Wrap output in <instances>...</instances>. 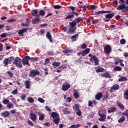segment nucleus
<instances>
[{
  "mask_svg": "<svg viewBox=\"0 0 128 128\" xmlns=\"http://www.w3.org/2000/svg\"><path fill=\"white\" fill-rule=\"evenodd\" d=\"M98 23V19H93L92 21V24H97Z\"/></svg>",
  "mask_w": 128,
  "mask_h": 128,
  "instance_id": "3c124183",
  "label": "nucleus"
},
{
  "mask_svg": "<svg viewBox=\"0 0 128 128\" xmlns=\"http://www.w3.org/2000/svg\"><path fill=\"white\" fill-rule=\"evenodd\" d=\"M55 10H60V8H62V6H60L58 4L57 5H55L53 6Z\"/></svg>",
  "mask_w": 128,
  "mask_h": 128,
  "instance_id": "de8ad7c7",
  "label": "nucleus"
},
{
  "mask_svg": "<svg viewBox=\"0 0 128 128\" xmlns=\"http://www.w3.org/2000/svg\"><path fill=\"white\" fill-rule=\"evenodd\" d=\"M76 114L78 116H82V111L80 110H77Z\"/></svg>",
  "mask_w": 128,
  "mask_h": 128,
  "instance_id": "bf43d9fd",
  "label": "nucleus"
},
{
  "mask_svg": "<svg viewBox=\"0 0 128 128\" xmlns=\"http://www.w3.org/2000/svg\"><path fill=\"white\" fill-rule=\"evenodd\" d=\"M1 116L3 118H8V116H10V112H8V111L3 112L1 114Z\"/></svg>",
  "mask_w": 128,
  "mask_h": 128,
  "instance_id": "aec40b11",
  "label": "nucleus"
},
{
  "mask_svg": "<svg viewBox=\"0 0 128 128\" xmlns=\"http://www.w3.org/2000/svg\"><path fill=\"white\" fill-rule=\"evenodd\" d=\"M68 8H70L72 12H70V13L68 14V16L65 18V20H70L72 18H74V16H78L79 14L78 12H76V8L75 6H70Z\"/></svg>",
  "mask_w": 128,
  "mask_h": 128,
  "instance_id": "f257e3e1",
  "label": "nucleus"
},
{
  "mask_svg": "<svg viewBox=\"0 0 128 128\" xmlns=\"http://www.w3.org/2000/svg\"><path fill=\"white\" fill-rule=\"evenodd\" d=\"M122 60L120 59V58H116L114 60V64L116 65H118V64H120V62Z\"/></svg>",
  "mask_w": 128,
  "mask_h": 128,
  "instance_id": "4c0bfd02",
  "label": "nucleus"
},
{
  "mask_svg": "<svg viewBox=\"0 0 128 128\" xmlns=\"http://www.w3.org/2000/svg\"><path fill=\"white\" fill-rule=\"evenodd\" d=\"M63 112L64 114H70V111L68 110V108H64L63 109Z\"/></svg>",
  "mask_w": 128,
  "mask_h": 128,
  "instance_id": "f704fd0d",
  "label": "nucleus"
},
{
  "mask_svg": "<svg viewBox=\"0 0 128 128\" xmlns=\"http://www.w3.org/2000/svg\"><path fill=\"white\" fill-rule=\"evenodd\" d=\"M82 57H80V59L76 60L74 61L75 64H81V62H82Z\"/></svg>",
  "mask_w": 128,
  "mask_h": 128,
  "instance_id": "c03bdc74",
  "label": "nucleus"
},
{
  "mask_svg": "<svg viewBox=\"0 0 128 128\" xmlns=\"http://www.w3.org/2000/svg\"><path fill=\"white\" fill-rule=\"evenodd\" d=\"M14 64H15L17 68H22V60L20 58L16 57L13 62Z\"/></svg>",
  "mask_w": 128,
  "mask_h": 128,
  "instance_id": "20e7f679",
  "label": "nucleus"
},
{
  "mask_svg": "<svg viewBox=\"0 0 128 128\" xmlns=\"http://www.w3.org/2000/svg\"><path fill=\"white\" fill-rule=\"evenodd\" d=\"M10 102V100L8 99H5L2 100L4 104H8Z\"/></svg>",
  "mask_w": 128,
  "mask_h": 128,
  "instance_id": "8fccbe9b",
  "label": "nucleus"
},
{
  "mask_svg": "<svg viewBox=\"0 0 128 128\" xmlns=\"http://www.w3.org/2000/svg\"><path fill=\"white\" fill-rule=\"evenodd\" d=\"M28 124H29V126H34V123H32V121H30V120H28Z\"/></svg>",
  "mask_w": 128,
  "mask_h": 128,
  "instance_id": "680f3d73",
  "label": "nucleus"
},
{
  "mask_svg": "<svg viewBox=\"0 0 128 128\" xmlns=\"http://www.w3.org/2000/svg\"><path fill=\"white\" fill-rule=\"evenodd\" d=\"M28 102L30 104H34V100L32 97H28Z\"/></svg>",
  "mask_w": 128,
  "mask_h": 128,
  "instance_id": "a19ab883",
  "label": "nucleus"
},
{
  "mask_svg": "<svg viewBox=\"0 0 128 128\" xmlns=\"http://www.w3.org/2000/svg\"><path fill=\"white\" fill-rule=\"evenodd\" d=\"M30 20L28 18H26V24L28 26H30Z\"/></svg>",
  "mask_w": 128,
  "mask_h": 128,
  "instance_id": "e2e57ef3",
  "label": "nucleus"
},
{
  "mask_svg": "<svg viewBox=\"0 0 128 128\" xmlns=\"http://www.w3.org/2000/svg\"><path fill=\"white\" fill-rule=\"evenodd\" d=\"M46 14V11L44 10H39V12H38V18H40V16H44Z\"/></svg>",
  "mask_w": 128,
  "mask_h": 128,
  "instance_id": "5701e85b",
  "label": "nucleus"
},
{
  "mask_svg": "<svg viewBox=\"0 0 128 128\" xmlns=\"http://www.w3.org/2000/svg\"><path fill=\"white\" fill-rule=\"evenodd\" d=\"M30 56H26L22 60V63L23 66H30V63L28 62V60H30Z\"/></svg>",
  "mask_w": 128,
  "mask_h": 128,
  "instance_id": "423d86ee",
  "label": "nucleus"
},
{
  "mask_svg": "<svg viewBox=\"0 0 128 128\" xmlns=\"http://www.w3.org/2000/svg\"><path fill=\"white\" fill-rule=\"evenodd\" d=\"M102 98V92H99L96 94L95 96V98L97 100H100V98Z\"/></svg>",
  "mask_w": 128,
  "mask_h": 128,
  "instance_id": "f3484780",
  "label": "nucleus"
},
{
  "mask_svg": "<svg viewBox=\"0 0 128 128\" xmlns=\"http://www.w3.org/2000/svg\"><path fill=\"white\" fill-rule=\"evenodd\" d=\"M46 38L50 40V42H52V34L50 32H47L46 34Z\"/></svg>",
  "mask_w": 128,
  "mask_h": 128,
  "instance_id": "412c9836",
  "label": "nucleus"
},
{
  "mask_svg": "<svg viewBox=\"0 0 128 128\" xmlns=\"http://www.w3.org/2000/svg\"><path fill=\"white\" fill-rule=\"evenodd\" d=\"M114 70L115 72H120L122 70V68L118 66H116L114 68Z\"/></svg>",
  "mask_w": 128,
  "mask_h": 128,
  "instance_id": "79ce46f5",
  "label": "nucleus"
},
{
  "mask_svg": "<svg viewBox=\"0 0 128 128\" xmlns=\"http://www.w3.org/2000/svg\"><path fill=\"white\" fill-rule=\"evenodd\" d=\"M124 98L128 100V90H126L124 93Z\"/></svg>",
  "mask_w": 128,
  "mask_h": 128,
  "instance_id": "7c9ffc66",
  "label": "nucleus"
},
{
  "mask_svg": "<svg viewBox=\"0 0 128 128\" xmlns=\"http://www.w3.org/2000/svg\"><path fill=\"white\" fill-rule=\"evenodd\" d=\"M10 58H5L3 60V64H4V66H8L10 64Z\"/></svg>",
  "mask_w": 128,
  "mask_h": 128,
  "instance_id": "a211bd4d",
  "label": "nucleus"
},
{
  "mask_svg": "<svg viewBox=\"0 0 128 128\" xmlns=\"http://www.w3.org/2000/svg\"><path fill=\"white\" fill-rule=\"evenodd\" d=\"M114 16V12L106 14L105 16L106 18H103L104 22H108L110 20V18H112Z\"/></svg>",
  "mask_w": 128,
  "mask_h": 128,
  "instance_id": "39448f33",
  "label": "nucleus"
},
{
  "mask_svg": "<svg viewBox=\"0 0 128 128\" xmlns=\"http://www.w3.org/2000/svg\"><path fill=\"white\" fill-rule=\"evenodd\" d=\"M40 74V72L36 70H32L30 71L29 74V76L31 78H35L36 76Z\"/></svg>",
  "mask_w": 128,
  "mask_h": 128,
  "instance_id": "6e6552de",
  "label": "nucleus"
},
{
  "mask_svg": "<svg viewBox=\"0 0 128 128\" xmlns=\"http://www.w3.org/2000/svg\"><path fill=\"white\" fill-rule=\"evenodd\" d=\"M44 120V115L42 114L39 116V120Z\"/></svg>",
  "mask_w": 128,
  "mask_h": 128,
  "instance_id": "603ef678",
  "label": "nucleus"
},
{
  "mask_svg": "<svg viewBox=\"0 0 128 128\" xmlns=\"http://www.w3.org/2000/svg\"><path fill=\"white\" fill-rule=\"evenodd\" d=\"M70 88V84H63L62 85V90L64 92H66V90H68V88Z\"/></svg>",
  "mask_w": 128,
  "mask_h": 128,
  "instance_id": "ddd939ff",
  "label": "nucleus"
},
{
  "mask_svg": "<svg viewBox=\"0 0 128 128\" xmlns=\"http://www.w3.org/2000/svg\"><path fill=\"white\" fill-rule=\"evenodd\" d=\"M16 22V20L9 18L7 20V22Z\"/></svg>",
  "mask_w": 128,
  "mask_h": 128,
  "instance_id": "338daca9",
  "label": "nucleus"
},
{
  "mask_svg": "<svg viewBox=\"0 0 128 128\" xmlns=\"http://www.w3.org/2000/svg\"><path fill=\"white\" fill-rule=\"evenodd\" d=\"M92 104H93L92 101L89 100L88 102V106H92Z\"/></svg>",
  "mask_w": 128,
  "mask_h": 128,
  "instance_id": "774afa93",
  "label": "nucleus"
},
{
  "mask_svg": "<svg viewBox=\"0 0 128 128\" xmlns=\"http://www.w3.org/2000/svg\"><path fill=\"white\" fill-rule=\"evenodd\" d=\"M90 48H86L84 50H83L82 52V56H86V54H90Z\"/></svg>",
  "mask_w": 128,
  "mask_h": 128,
  "instance_id": "4468645a",
  "label": "nucleus"
},
{
  "mask_svg": "<svg viewBox=\"0 0 128 128\" xmlns=\"http://www.w3.org/2000/svg\"><path fill=\"white\" fill-rule=\"evenodd\" d=\"M31 14L33 16H35V18H38V12L36 10H32Z\"/></svg>",
  "mask_w": 128,
  "mask_h": 128,
  "instance_id": "4be33fe9",
  "label": "nucleus"
},
{
  "mask_svg": "<svg viewBox=\"0 0 128 128\" xmlns=\"http://www.w3.org/2000/svg\"><path fill=\"white\" fill-rule=\"evenodd\" d=\"M116 104L120 108V110H124V106L120 102H117Z\"/></svg>",
  "mask_w": 128,
  "mask_h": 128,
  "instance_id": "473e14b6",
  "label": "nucleus"
},
{
  "mask_svg": "<svg viewBox=\"0 0 128 128\" xmlns=\"http://www.w3.org/2000/svg\"><path fill=\"white\" fill-rule=\"evenodd\" d=\"M48 56H54V51H48Z\"/></svg>",
  "mask_w": 128,
  "mask_h": 128,
  "instance_id": "864d4df0",
  "label": "nucleus"
},
{
  "mask_svg": "<svg viewBox=\"0 0 128 128\" xmlns=\"http://www.w3.org/2000/svg\"><path fill=\"white\" fill-rule=\"evenodd\" d=\"M69 25L72 28H76V21L70 22Z\"/></svg>",
  "mask_w": 128,
  "mask_h": 128,
  "instance_id": "2f4dec72",
  "label": "nucleus"
},
{
  "mask_svg": "<svg viewBox=\"0 0 128 128\" xmlns=\"http://www.w3.org/2000/svg\"><path fill=\"white\" fill-rule=\"evenodd\" d=\"M73 96L74 98H80V94L78 93V91L76 90H74Z\"/></svg>",
  "mask_w": 128,
  "mask_h": 128,
  "instance_id": "6ab92c4d",
  "label": "nucleus"
},
{
  "mask_svg": "<svg viewBox=\"0 0 128 128\" xmlns=\"http://www.w3.org/2000/svg\"><path fill=\"white\" fill-rule=\"evenodd\" d=\"M117 10H122V12H128V0H126V4H122L116 8Z\"/></svg>",
  "mask_w": 128,
  "mask_h": 128,
  "instance_id": "f03ea898",
  "label": "nucleus"
},
{
  "mask_svg": "<svg viewBox=\"0 0 128 128\" xmlns=\"http://www.w3.org/2000/svg\"><path fill=\"white\" fill-rule=\"evenodd\" d=\"M78 34H76L72 36L71 38L72 40H76V38H78Z\"/></svg>",
  "mask_w": 128,
  "mask_h": 128,
  "instance_id": "13d9d810",
  "label": "nucleus"
},
{
  "mask_svg": "<svg viewBox=\"0 0 128 128\" xmlns=\"http://www.w3.org/2000/svg\"><path fill=\"white\" fill-rule=\"evenodd\" d=\"M29 60H32V62H38V58H29Z\"/></svg>",
  "mask_w": 128,
  "mask_h": 128,
  "instance_id": "37998d69",
  "label": "nucleus"
},
{
  "mask_svg": "<svg viewBox=\"0 0 128 128\" xmlns=\"http://www.w3.org/2000/svg\"><path fill=\"white\" fill-rule=\"evenodd\" d=\"M116 111V107H112L109 108V110H108V114H110L112 112H114Z\"/></svg>",
  "mask_w": 128,
  "mask_h": 128,
  "instance_id": "393cba45",
  "label": "nucleus"
},
{
  "mask_svg": "<svg viewBox=\"0 0 128 128\" xmlns=\"http://www.w3.org/2000/svg\"><path fill=\"white\" fill-rule=\"evenodd\" d=\"M30 118L32 122H36L38 118L34 112H33L32 111H30Z\"/></svg>",
  "mask_w": 128,
  "mask_h": 128,
  "instance_id": "9d476101",
  "label": "nucleus"
},
{
  "mask_svg": "<svg viewBox=\"0 0 128 128\" xmlns=\"http://www.w3.org/2000/svg\"><path fill=\"white\" fill-rule=\"evenodd\" d=\"M118 88H120V85H118V84H115L111 88L110 90V92H112L113 90H118Z\"/></svg>",
  "mask_w": 128,
  "mask_h": 128,
  "instance_id": "dca6fc26",
  "label": "nucleus"
},
{
  "mask_svg": "<svg viewBox=\"0 0 128 128\" xmlns=\"http://www.w3.org/2000/svg\"><path fill=\"white\" fill-rule=\"evenodd\" d=\"M82 18L81 17H78L74 19V22H76V24H80V22H82Z\"/></svg>",
  "mask_w": 128,
  "mask_h": 128,
  "instance_id": "c756f323",
  "label": "nucleus"
},
{
  "mask_svg": "<svg viewBox=\"0 0 128 128\" xmlns=\"http://www.w3.org/2000/svg\"><path fill=\"white\" fill-rule=\"evenodd\" d=\"M73 110L74 112L80 110V104H75L74 106H73Z\"/></svg>",
  "mask_w": 128,
  "mask_h": 128,
  "instance_id": "c85d7f7f",
  "label": "nucleus"
},
{
  "mask_svg": "<svg viewBox=\"0 0 128 128\" xmlns=\"http://www.w3.org/2000/svg\"><path fill=\"white\" fill-rule=\"evenodd\" d=\"M76 30V27H70L68 30L67 32L68 34H74V33Z\"/></svg>",
  "mask_w": 128,
  "mask_h": 128,
  "instance_id": "9b49d317",
  "label": "nucleus"
},
{
  "mask_svg": "<svg viewBox=\"0 0 128 128\" xmlns=\"http://www.w3.org/2000/svg\"><path fill=\"white\" fill-rule=\"evenodd\" d=\"M108 12H112V11H98L94 13V16H98V14H108Z\"/></svg>",
  "mask_w": 128,
  "mask_h": 128,
  "instance_id": "2eb2a0df",
  "label": "nucleus"
},
{
  "mask_svg": "<svg viewBox=\"0 0 128 128\" xmlns=\"http://www.w3.org/2000/svg\"><path fill=\"white\" fill-rule=\"evenodd\" d=\"M80 126H81V125L80 124H72L68 128H80Z\"/></svg>",
  "mask_w": 128,
  "mask_h": 128,
  "instance_id": "c9c22d12",
  "label": "nucleus"
},
{
  "mask_svg": "<svg viewBox=\"0 0 128 128\" xmlns=\"http://www.w3.org/2000/svg\"><path fill=\"white\" fill-rule=\"evenodd\" d=\"M80 48H82L83 50H84V48H88V46H86V44L84 43L81 46Z\"/></svg>",
  "mask_w": 128,
  "mask_h": 128,
  "instance_id": "4d7b16f0",
  "label": "nucleus"
},
{
  "mask_svg": "<svg viewBox=\"0 0 128 128\" xmlns=\"http://www.w3.org/2000/svg\"><path fill=\"white\" fill-rule=\"evenodd\" d=\"M52 66L54 68H58V66H60V62H53L52 63Z\"/></svg>",
  "mask_w": 128,
  "mask_h": 128,
  "instance_id": "a878e982",
  "label": "nucleus"
},
{
  "mask_svg": "<svg viewBox=\"0 0 128 128\" xmlns=\"http://www.w3.org/2000/svg\"><path fill=\"white\" fill-rule=\"evenodd\" d=\"M126 80H128V78L126 76H122L118 80L119 82H126Z\"/></svg>",
  "mask_w": 128,
  "mask_h": 128,
  "instance_id": "ea45409f",
  "label": "nucleus"
},
{
  "mask_svg": "<svg viewBox=\"0 0 128 128\" xmlns=\"http://www.w3.org/2000/svg\"><path fill=\"white\" fill-rule=\"evenodd\" d=\"M50 58H46L44 60V64H50Z\"/></svg>",
  "mask_w": 128,
  "mask_h": 128,
  "instance_id": "a18cd8bd",
  "label": "nucleus"
},
{
  "mask_svg": "<svg viewBox=\"0 0 128 128\" xmlns=\"http://www.w3.org/2000/svg\"><path fill=\"white\" fill-rule=\"evenodd\" d=\"M100 118H99V120L100 122H104V120H106V115H103L102 116H100Z\"/></svg>",
  "mask_w": 128,
  "mask_h": 128,
  "instance_id": "49530a36",
  "label": "nucleus"
},
{
  "mask_svg": "<svg viewBox=\"0 0 128 128\" xmlns=\"http://www.w3.org/2000/svg\"><path fill=\"white\" fill-rule=\"evenodd\" d=\"M102 78H110V73L108 72H106L102 74H101Z\"/></svg>",
  "mask_w": 128,
  "mask_h": 128,
  "instance_id": "cd10ccee",
  "label": "nucleus"
},
{
  "mask_svg": "<svg viewBox=\"0 0 128 128\" xmlns=\"http://www.w3.org/2000/svg\"><path fill=\"white\" fill-rule=\"evenodd\" d=\"M90 62H94L95 66H98L100 60L98 59L96 56L93 55L92 57L90 58Z\"/></svg>",
  "mask_w": 128,
  "mask_h": 128,
  "instance_id": "1a4fd4ad",
  "label": "nucleus"
},
{
  "mask_svg": "<svg viewBox=\"0 0 128 128\" xmlns=\"http://www.w3.org/2000/svg\"><path fill=\"white\" fill-rule=\"evenodd\" d=\"M110 96V94L108 92H106L104 95H102V100H106Z\"/></svg>",
  "mask_w": 128,
  "mask_h": 128,
  "instance_id": "b1692460",
  "label": "nucleus"
},
{
  "mask_svg": "<svg viewBox=\"0 0 128 128\" xmlns=\"http://www.w3.org/2000/svg\"><path fill=\"white\" fill-rule=\"evenodd\" d=\"M126 120V116H122L121 118L118 120V122H124Z\"/></svg>",
  "mask_w": 128,
  "mask_h": 128,
  "instance_id": "e433bc0d",
  "label": "nucleus"
},
{
  "mask_svg": "<svg viewBox=\"0 0 128 128\" xmlns=\"http://www.w3.org/2000/svg\"><path fill=\"white\" fill-rule=\"evenodd\" d=\"M104 72V68H100L96 70V72Z\"/></svg>",
  "mask_w": 128,
  "mask_h": 128,
  "instance_id": "6e6d98bb",
  "label": "nucleus"
},
{
  "mask_svg": "<svg viewBox=\"0 0 128 128\" xmlns=\"http://www.w3.org/2000/svg\"><path fill=\"white\" fill-rule=\"evenodd\" d=\"M25 85L26 88H30V84L29 80L25 82Z\"/></svg>",
  "mask_w": 128,
  "mask_h": 128,
  "instance_id": "58836bf2",
  "label": "nucleus"
},
{
  "mask_svg": "<svg viewBox=\"0 0 128 128\" xmlns=\"http://www.w3.org/2000/svg\"><path fill=\"white\" fill-rule=\"evenodd\" d=\"M6 74L8 76H10V78H12L14 76V74L12 72V71H8Z\"/></svg>",
  "mask_w": 128,
  "mask_h": 128,
  "instance_id": "09e8293b",
  "label": "nucleus"
},
{
  "mask_svg": "<svg viewBox=\"0 0 128 128\" xmlns=\"http://www.w3.org/2000/svg\"><path fill=\"white\" fill-rule=\"evenodd\" d=\"M28 32V28H24L23 29L18 30V34L20 36H24V32Z\"/></svg>",
  "mask_w": 128,
  "mask_h": 128,
  "instance_id": "f8f14e48",
  "label": "nucleus"
},
{
  "mask_svg": "<svg viewBox=\"0 0 128 128\" xmlns=\"http://www.w3.org/2000/svg\"><path fill=\"white\" fill-rule=\"evenodd\" d=\"M72 52V50H64L62 51L63 54H71V52Z\"/></svg>",
  "mask_w": 128,
  "mask_h": 128,
  "instance_id": "72a5a7b5",
  "label": "nucleus"
},
{
  "mask_svg": "<svg viewBox=\"0 0 128 128\" xmlns=\"http://www.w3.org/2000/svg\"><path fill=\"white\" fill-rule=\"evenodd\" d=\"M52 118H54L53 122H54L55 124H58L60 122V115L56 112H52L50 114Z\"/></svg>",
  "mask_w": 128,
  "mask_h": 128,
  "instance_id": "7ed1b4c3",
  "label": "nucleus"
},
{
  "mask_svg": "<svg viewBox=\"0 0 128 128\" xmlns=\"http://www.w3.org/2000/svg\"><path fill=\"white\" fill-rule=\"evenodd\" d=\"M88 8L90 10H96V6L94 5L88 6Z\"/></svg>",
  "mask_w": 128,
  "mask_h": 128,
  "instance_id": "5fc2aeb1",
  "label": "nucleus"
},
{
  "mask_svg": "<svg viewBox=\"0 0 128 128\" xmlns=\"http://www.w3.org/2000/svg\"><path fill=\"white\" fill-rule=\"evenodd\" d=\"M120 44H126V40L124 39L120 40Z\"/></svg>",
  "mask_w": 128,
  "mask_h": 128,
  "instance_id": "69168bd1",
  "label": "nucleus"
},
{
  "mask_svg": "<svg viewBox=\"0 0 128 128\" xmlns=\"http://www.w3.org/2000/svg\"><path fill=\"white\" fill-rule=\"evenodd\" d=\"M40 20V18H35L32 20V24H36Z\"/></svg>",
  "mask_w": 128,
  "mask_h": 128,
  "instance_id": "bb28decb",
  "label": "nucleus"
},
{
  "mask_svg": "<svg viewBox=\"0 0 128 128\" xmlns=\"http://www.w3.org/2000/svg\"><path fill=\"white\" fill-rule=\"evenodd\" d=\"M104 52L106 54L110 56V53L112 52V46L109 44H106L104 47Z\"/></svg>",
  "mask_w": 128,
  "mask_h": 128,
  "instance_id": "0eeeda50",
  "label": "nucleus"
},
{
  "mask_svg": "<svg viewBox=\"0 0 128 128\" xmlns=\"http://www.w3.org/2000/svg\"><path fill=\"white\" fill-rule=\"evenodd\" d=\"M14 107V104H10V103H8L7 104V108H12Z\"/></svg>",
  "mask_w": 128,
  "mask_h": 128,
  "instance_id": "052dcab7",
  "label": "nucleus"
},
{
  "mask_svg": "<svg viewBox=\"0 0 128 128\" xmlns=\"http://www.w3.org/2000/svg\"><path fill=\"white\" fill-rule=\"evenodd\" d=\"M38 102H42V104H43L44 102V99H42V98H38Z\"/></svg>",
  "mask_w": 128,
  "mask_h": 128,
  "instance_id": "0e129e2a",
  "label": "nucleus"
}]
</instances>
